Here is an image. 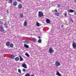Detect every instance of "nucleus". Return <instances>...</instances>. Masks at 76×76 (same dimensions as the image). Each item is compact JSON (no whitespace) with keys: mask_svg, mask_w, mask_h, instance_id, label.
I'll list each match as a JSON object with an SVG mask.
<instances>
[{"mask_svg":"<svg viewBox=\"0 0 76 76\" xmlns=\"http://www.w3.org/2000/svg\"><path fill=\"white\" fill-rule=\"evenodd\" d=\"M43 16V13L41 11H39L38 12L39 18H41Z\"/></svg>","mask_w":76,"mask_h":76,"instance_id":"nucleus-1","label":"nucleus"},{"mask_svg":"<svg viewBox=\"0 0 76 76\" xmlns=\"http://www.w3.org/2000/svg\"><path fill=\"white\" fill-rule=\"evenodd\" d=\"M54 12H56L55 14V15L56 16H60L59 12H57V10H54Z\"/></svg>","mask_w":76,"mask_h":76,"instance_id":"nucleus-2","label":"nucleus"},{"mask_svg":"<svg viewBox=\"0 0 76 76\" xmlns=\"http://www.w3.org/2000/svg\"><path fill=\"white\" fill-rule=\"evenodd\" d=\"M53 49L52 48L49 49V53L51 54H53V53H54V51H53Z\"/></svg>","mask_w":76,"mask_h":76,"instance_id":"nucleus-3","label":"nucleus"},{"mask_svg":"<svg viewBox=\"0 0 76 76\" xmlns=\"http://www.w3.org/2000/svg\"><path fill=\"white\" fill-rule=\"evenodd\" d=\"M55 66L56 67L59 66H60L61 65V64H60V63L58 62V61H56L55 64Z\"/></svg>","mask_w":76,"mask_h":76,"instance_id":"nucleus-4","label":"nucleus"},{"mask_svg":"<svg viewBox=\"0 0 76 76\" xmlns=\"http://www.w3.org/2000/svg\"><path fill=\"white\" fill-rule=\"evenodd\" d=\"M0 31L1 32H3L4 31H5V30L3 29V26H0Z\"/></svg>","mask_w":76,"mask_h":76,"instance_id":"nucleus-5","label":"nucleus"},{"mask_svg":"<svg viewBox=\"0 0 76 76\" xmlns=\"http://www.w3.org/2000/svg\"><path fill=\"white\" fill-rule=\"evenodd\" d=\"M72 46L73 48L74 49H76V44L75 42H73L72 44Z\"/></svg>","mask_w":76,"mask_h":76,"instance_id":"nucleus-6","label":"nucleus"},{"mask_svg":"<svg viewBox=\"0 0 76 76\" xmlns=\"http://www.w3.org/2000/svg\"><path fill=\"white\" fill-rule=\"evenodd\" d=\"M22 66L23 67H24V68H25V69H27V66H26V64H25V63L23 64Z\"/></svg>","mask_w":76,"mask_h":76,"instance_id":"nucleus-7","label":"nucleus"},{"mask_svg":"<svg viewBox=\"0 0 76 76\" xmlns=\"http://www.w3.org/2000/svg\"><path fill=\"white\" fill-rule=\"evenodd\" d=\"M3 25L6 28H8V24H7V23H4Z\"/></svg>","mask_w":76,"mask_h":76,"instance_id":"nucleus-8","label":"nucleus"},{"mask_svg":"<svg viewBox=\"0 0 76 76\" xmlns=\"http://www.w3.org/2000/svg\"><path fill=\"white\" fill-rule=\"evenodd\" d=\"M10 44V43L9 42H7L6 43V46H9Z\"/></svg>","mask_w":76,"mask_h":76,"instance_id":"nucleus-9","label":"nucleus"},{"mask_svg":"<svg viewBox=\"0 0 76 76\" xmlns=\"http://www.w3.org/2000/svg\"><path fill=\"white\" fill-rule=\"evenodd\" d=\"M68 12H69L70 13H73V12H75V11L73 10H68Z\"/></svg>","mask_w":76,"mask_h":76,"instance_id":"nucleus-10","label":"nucleus"},{"mask_svg":"<svg viewBox=\"0 0 76 76\" xmlns=\"http://www.w3.org/2000/svg\"><path fill=\"white\" fill-rule=\"evenodd\" d=\"M20 61H23V58H22V56H20Z\"/></svg>","mask_w":76,"mask_h":76,"instance_id":"nucleus-11","label":"nucleus"},{"mask_svg":"<svg viewBox=\"0 0 76 76\" xmlns=\"http://www.w3.org/2000/svg\"><path fill=\"white\" fill-rule=\"evenodd\" d=\"M46 20V23H49L50 22V20L48 19H47Z\"/></svg>","mask_w":76,"mask_h":76,"instance_id":"nucleus-12","label":"nucleus"},{"mask_svg":"<svg viewBox=\"0 0 76 76\" xmlns=\"http://www.w3.org/2000/svg\"><path fill=\"white\" fill-rule=\"evenodd\" d=\"M56 75H58V76H61V75L59 73V72H58V71H57V73L56 74Z\"/></svg>","mask_w":76,"mask_h":76,"instance_id":"nucleus-13","label":"nucleus"},{"mask_svg":"<svg viewBox=\"0 0 76 76\" xmlns=\"http://www.w3.org/2000/svg\"><path fill=\"white\" fill-rule=\"evenodd\" d=\"M22 7V5L21 4H20L19 5H18V8L19 9H21Z\"/></svg>","mask_w":76,"mask_h":76,"instance_id":"nucleus-14","label":"nucleus"},{"mask_svg":"<svg viewBox=\"0 0 76 76\" xmlns=\"http://www.w3.org/2000/svg\"><path fill=\"white\" fill-rule=\"evenodd\" d=\"M24 47H25V48H29V46H28V45L26 44H24Z\"/></svg>","mask_w":76,"mask_h":76,"instance_id":"nucleus-15","label":"nucleus"},{"mask_svg":"<svg viewBox=\"0 0 76 76\" xmlns=\"http://www.w3.org/2000/svg\"><path fill=\"white\" fill-rule=\"evenodd\" d=\"M25 42L26 44H29V43H30V42H31L28 40H26L25 41Z\"/></svg>","mask_w":76,"mask_h":76,"instance_id":"nucleus-16","label":"nucleus"},{"mask_svg":"<svg viewBox=\"0 0 76 76\" xmlns=\"http://www.w3.org/2000/svg\"><path fill=\"white\" fill-rule=\"evenodd\" d=\"M15 61H19V58L18 57H16L15 58Z\"/></svg>","mask_w":76,"mask_h":76,"instance_id":"nucleus-17","label":"nucleus"},{"mask_svg":"<svg viewBox=\"0 0 76 76\" xmlns=\"http://www.w3.org/2000/svg\"><path fill=\"white\" fill-rule=\"evenodd\" d=\"M27 23L26 21H25L24 23V26H27Z\"/></svg>","mask_w":76,"mask_h":76,"instance_id":"nucleus-18","label":"nucleus"},{"mask_svg":"<svg viewBox=\"0 0 76 76\" xmlns=\"http://www.w3.org/2000/svg\"><path fill=\"white\" fill-rule=\"evenodd\" d=\"M20 18H24V16H23V14H21L20 15Z\"/></svg>","mask_w":76,"mask_h":76,"instance_id":"nucleus-19","label":"nucleus"},{"mask_svg":"<svg viewBox=\"0 0 76 76\" xmlns=\"http://www.w3.org/2000/svg\"><path fill=\"white\" fill-rule=\"evenodd\" d=\"M10 47L11 48L13 47L14 46L13 44V43H11L10 45Z\"/></svg>","mask_w":76,"mask_h":76,"instance_id":"nucleus-20","label":"nucleus"},{"mask_svg":"<svg viewBox=\"0 0 76 76\" xmlns=\"http://www.w3.org/2000/svg\"><path fill=\"white\" fill-rule=\"evenodd\" d=\"M15 56H14L13 55H11V58H12V59H15Z\"/></svg>","mask_w":76,"mask_h":76,"instance_id":"nucleus-21","label":"nucleus"},{"mask_svg":"<svg viewBox=\"0 0 76 76\" xmlns=\"http://www.w3.org/2000/svg\"><path fill=\"white\" fill-rule=\"evenodd\" d=\"M36 25L37 26H40V25H39V23L38 22H37Z\"/></svg>","mask_w":76,"mask_h":76,"instance_id":"nucleus-22","label":"nucleus"},{"mask_svg":"<svg viewBox=\"0 0 76 76\" xmlns=\"http://www.w3.org/2000/svg\"><path fill=\"white\" fill-rule=\"evenodd\" d=\"M25 55L27 57H29L30 56L29 55V54H28V53H25Z\"/></svg>","mask_w":76,"mask_h":76,"instance_id":"nucleus-23","label":"nucleus"},{"mask_svg":"<svg viewBox=\"0 0 76 76\" xmlns=\"http://www.w3.org/2000/svg\"><path fill=\"white\" fill-rule=\"evenodd\" d=\"M13 5L14 6H16L17 5V2H14L13 4Z\"/></svg>","mask_w":76,"mask_h":76,"instance_id":"nucleus-24","label":"nucleus"},{"mask_svg":"<svg viewBox=\"0 0 76 76\" xmlns=\"http://www.w3.org/2000/svg\"><path fill=\"white\" fill-rule=\"evenodd\" d=\"M12 0H9L8 1L9 3H12Z\"/></svg>","mask_w":76,"mask_h":76,"instance_id":"nucleus-25","label":"nucleus"},{"mask_svg":"<svg viewBox=\"0 0 76 76\" xmlns=\"http://www.w3.org/2000/svg\"><path fill=\"white\" fill-rule=\"evenodd\" d=\"M42 41V40H41V39H39L38 40V42H39V43H41V42Z\"/></svg>","mask_w":76,"mask_h":76,"instance_id":"nucleus-26","label":"nucleus"},{"mask_svg":"<svg viewBox=\"0 0 76 76\" xmlns=\"http://www.w3.org/2000/svg\"><path fill=\"white\" fill-rule=\"evenodd\" d=\"M0 24L1 25H3V22L2 21H0Z\"/></svg>","mask_w":76,"mask_h":76,"instance_id":"nucleus-27","label":"nucleus"},{"mask_svg":"<svg viewBox=\"0 0 76 76\" xmlns=\"http://www.w3.org/2000/svg\"><path fill=\"white\" fill-rule=\"evenodd\" d=\"M18 71L19 73H21V70L20 69H18Z\"/></svg>","mask_w":76,"mask_h":76,"instance_id":"nucleus-28","label":"nucleus"},{"mask_svg":"<svg viewBox=\"0 0 76 76\" xmlns=\"http://www.w3.org/2000/svg\"><path fill=\"white\" fill-rule=\"evenodd\" d=\"M25 75L26 76H30V75L28 73L26 74Z\"/></svg>","mask_w":76,"mask_h":76,"instance_id":"nucleus-29","label":"nucleus"},{"mask_svg":"<svg viewBox=\"0 0 76 76\" xmlns=\"http://www.w3.org/2000/svg\"><path fill=\"white\" fill-rule=\"evenodd\" d=\"M64 15L65 16H67V12H65V13L64 14Z\"/></svg>","mask_w":76,"mask_h":76,"instance_id":"nucleus-30","label":"nucleus"},{"mask_svg":"<svg viewBox=\"0 0 76 76\" xmlns=\"http://www.w3.org/2000/svg\"><path fill=\"white\" fill-rule=\"evenodd\" d=\"M33 39V41H36V39L35 38H34Z\"/></svg>","mask_w":76,"mask_h":76,"instance_id":"nucleus-31","label":"nucleus"},{"mask_svg":"<svg viewBox=\"0 0 76 76\" xmlns=\"http://www.w3.org/2000/svg\"><path fill=\"white\" fill-rule=\"evenodd\" d=\"M23 72H26V69H23Z\"/></svg>","mask_w":76,"mask_h":76,"instance_id":"nucleus-32","label":"nucleus"},{"mask_svg":"<svg viewBox=\"0 0 76 76\" xmlns=\"http://www.w3.org/2000/svg\"><path fill=\"white\" fill-rule=\"evenodd\" d=\"M58 7H61V6L60 4H58Z\"/></svg>","mask_w":76,"mask_h":76,"instance_id":"nucleus-33","label":"nucleus"},{"mask_svg":"<svg viewBox=\"0 0 76 76\" xmlns=\"http://www.w3.org/2000/svg\"><path fill=\"white\" fill-rule=\"evenodd\" d=\"M70 21L71 22H73V20H72V19H70Z\"/></svg>","mask_w":76,"mask_h":76,"instance_id":"nucleus-34","label":"nucleus"},{"mask_svg":"<svg viewBox=\"0 0 76 76\" xmlns=\"http://www.w3.org/2000/svg\"><path fill=\"white\" fill-rule=\"evenodd\" d=\"M6 12H7V13H8V14L9 11H8V10H7L6 11Z\"/></svg>","mask_w":76,"mask_h":76,"instance_id":"nucleus-35","label":"nucleus"},{"mask_svg":"<svg viewBox=\"0 0 76 76\" xmlns=\"http://www.w3.org/2000/svg\"><path fill=\"white\" fill-rule=\"evenodd\" d=\"M10 22V21H8V24H9V25H10V24H9V22Z\"/></svg>","mask_w":76,"mask_h":76,"instance_id":"nucleus-36","label":"nucleus"},{"mask_svg":"<svg viewBox=\"0 0 76 76\" xmlns=\"http://www.w3.org/2000/svg\"><path fill=\"white\" fill-rule=\"evenodd\" d=\"M64 26L63 25H61V28H63Z\"/></svg>","mask_w":76,"mask_h":76,"instance_id":"nucleus-37","label":"nucleus"},{"mask_svg":"<svg viewBox=\"0 0 76 76\" xmlns=\"http://www.w3.org/2000/svg\"><path fill=\"white\" fill-rule=\"evenodd\" d=\"M38 38H39V39H40V38H41V37H40V36H39Z\"/></svg>","mask_w":76,"mask_h":76,"instance_id":"nucleus-38","label":"nucleus"},{"mask_svg":"<svg viewBox=\"0 0 76 76\" xmlns=\"http://www.w3.org/2000/svg\"><path fill=\"white\" fill-rule=\"evenodd\" d=\"M74 14L75 15H76V12H75Z\"/></svg>","mask_w":76,"mask_h":76,"instance_id":"nucleus-39","label":"nucleus"},{"mask_svg":"<svg viewBox=\"0 0 76 76\" xmlns=\"http://www.w3.org/2000/svg\"><path fill=\"white\" fill-rule=\"evenodd\" d=\"M18 1H21V0H17Z\"/></svg>","mask_w":76,"mask_h":76,"instance_id":"nucleus-40","label":"nucleus"},{"mask_svg":"<svg viewBox=\"0 0 76 76\" xmlns=\"http://www.w3.org/2000/svg\"><path fill=\"white\" fill-rule=\"evenodd\" d=\"M31 76H34V75H31Z\"/></svg>","mask_w":76,"mask_h":76,"instance_id":"nucleus-41","label":"nucleus"},{"mask_svg":"<svg viewBox=\"0 0 76 76\" xmlns=\"http://www.w3.org/2000/svg\"><path fill=\"white\" fill-rule=\"evenodd\" d=\"M45 11H46V10H45Z\"/></svg>","mask_w":76,"mask_h":76,"instance_id":"nucleus-42","label":"nucleus"},{"mask_svg":"<svg viewBox=\"0 0 76 76\" xmlns=\"http://www.w3.org/2000/svg\"><path fill=\"white\" fill-rule=\"evenodd\" d=\"M70 10H71V9H70Z\"/></svg>","mask_w":76,"mask_h":76,"instance_id":"nucleus-43","label":"nucleus"}]
</instances>
